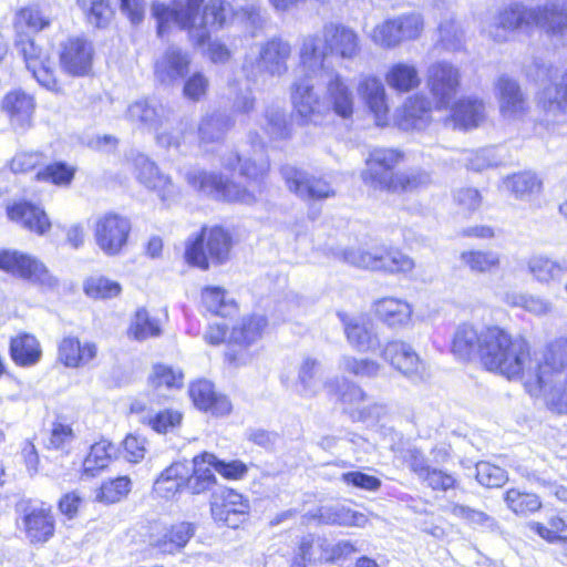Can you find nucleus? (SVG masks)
Listing matches in <instances>:
<instances>
[{
    "mask_svg": "<svg viewBox=\"0 0 567 567\" xmlns=\"http://www.w3.org/2000/svg\"><path fill=\"white\" fill-rule=\"evenodd\" d=\"M540 29L553 37H567V0H548L544 6H528L513 2L498 12L496 22L487 32L494 40L502 42L506 33L516 30Z\"/></svg>",
    "mask_w": 567,
    "mask_h": 567,
    "instance_id": "obj_1",
    "label": "nucleus"
},
{
    "mask_svg": "<svg viewBox=\"0 0 567 567\" xmlns=\"http://www.w3.org/2000/svg\"><path fill=\"white\" fill-rule=\"evenodd\" d=\"M203 1L174 0L172 8L162 3L153 4V14L158 22V34L163 35L166 24L174 22L181 29H187L190 39L200 45L208 38V25L221 28L234 20L235 10L225 0H210L199 17L198 9Z\"/></svg>",
    "mask_w": 567,
    "mask_h": 567,
    "instance_id": "obj_2",
    "label": "nucleus"
},
{
    "mask_svg": "<svg viewBox=\"0 0 567 567\" xmlns=\"http://www.w3.org/2000/svg\"><path fill=\"white\" fill-rule=\"evenodd\" d=\"M317 37L306 35L299 48L302 68L317 70V76L324 86L326 116L333 112L342 118H350L354 110V94L346 80L324 64V52L320 50Z\"/></svg>",
    "mask_w": 567,
    "mask_h": 567,
    "instance_id": "obj_3",
    "label": "nucleus"
},
{
    "mask_svg": "<svg viewBox=\"0 0 567 567\" xmlns=\"http://www.w3.org/2000/svg\"><path fill=\"white\" fill-rule=\"evenodd\" d=\"M529 346L524 339H513L497 326H487L480 355L482 364L507 379H526Z\"/></svg>",
    "mask_w": 567,
    "mask_h": 567,
    "instance_id": "obj_4",
    "label": "nucleus"
},
{
    "mask_svg": "<svg viewBox=\"0 0 567 567\" xmlns=\"http://www.w3.org/2000/svg\"><path fill=\"white\" fill-rule=\"evenodd\" d=\"M195 532V525L189 522L169 525L162 519L150 520L144 534L146 550L155 557L175 555L186 547Z\"/></svg>",
    "mask_w": 567,
    "mask_h": 567,
    "instance_id": "obj_5",
    "label": "nucleus"
},
{
    "mask_svg": "<svg viewBox=\"0 0 567 567\" xmlns=\"http://www.w3.org/2000/svg\"><path fill=\"white\" fill-rule=\"evenodd\" d=\"M292 54L291 44L281 38H271L259 45L257 58H246L243 71L247 79L256 82L259 76L281 78L287 74Z\"/></svg>",
    "mask_w": 567,
    "mask_h": 567,
    "instance_id": "obj_6",
    "label": "nucleus"
},
{
    "mask_svg": "<svg viewBox=\"0 0 567 567\" xmlns=\"http://www.w3.org/2000/svg\"><path fill=\"white\" fill-rule=\"evenodd\" d=\"M567 368V337L550 342L540 360L528 354L525 383L532 394L545 389Z\"/></svg>",
    "mask_w": 567,
    "mask_h": 567,
    "instance_id": "obj_7",
    "label": "nucleus"
},
{
    "mask_svg": "<svg viewBox=\"0 0 567 567\" xmlns=\"http://www.w3.org/2000/svg\"><path fill=\"white\" fill-rule=\"evenodd\" d=\"M305 74L296 79L290 86V100L297 115L306 124H320L326 118L323 95L316 87L321 84L317 70L302 68Z\"/></svg>",
    "mask_w": 567,
    "mask_h": 567,
    "instance_id": "obj_8",
    "label": "nucleus"
},
{
    "mask_svg": "<svg viewBox=\"0 0 567 567\" xmlns=\"http://www.w3.org/2000/svg\"><path fill=\"white\" fill-rule=\"evenodd\" d=\"M188 184L196 190L212 198L251 205L257 202L255 190L224 178L220 174L204 169H193L186 174Z\"/></svg>",
    "mask_w": 567,
    "mask_h": 567,
    "instance_id": "obj_9",
    "label": "nucleus"
},
{
    "mask_svg": "<svg viewBox=\"0 0 567 567\" xmlns=\"http://www.w3.org/2000/svg\"><path fill=\"white\" fill-rule=\"evenodd\" d=\"M14 34V49L37 82L48 91L62 93V85L55 76L53 62L49 54L35 43L32 34L28 32Z\"/></svg>",
    "mask_w": 567,
    "mask_h": 567,
    "instance_id": "obj_10",
    "label": "nucleus"
},
{
    "mask_svg": "<svg viewBox=\"0 0 567 567\" xmlns=\"http://www.w3.org/2000/svg\"><path fill=\"white\" fill-rule=\"evenodd\" d=\"M231 237L221 227L204 228L185 252L187 261L202 269L208 268V260L224 262L230 251Z\"/></svg>",
    "mask_w": 567,
    "mask_h": 567,
    "instance_id": "obj_11",
    "label": "nucleus"
},
{
    "mask_svg": "<svg viewBox=\"0 0 567 567\" xmlns=\"http://www.w3.org/2000/svg\"><path fill=\"white\" fill-rule=\"evenodd\" d=\"M0 269L45 287L58 285L56 278L38 257L20 250L0 249Z\"/></svg>",
    "mask_w": 567,
    "mask_h": 567,
    "instance_id": "obj_12",
    "label": "nucleus"
},
{
    "mask_svg": "<svg viewBox=\"0 0 567 567\" xmlns=\"http://www.w3.org/2000/svg\"><path fill=\"white\" fill-rule=\"evenodd\" d=\"M95 50L92 41L83 35H70L60 41L58 58L61 70L74 78L87 76L92 72Z\"/></svg>",
    "mask_w": 567,
    "mask_h": 567,
    "instance_id": "obj_13",
    "label": "nucleus"
},
{
    "mask_svg": "<svg viewBox=\"0 0 567 567\" xmlns=\"http://www.w3.org/2000/svg\"><path fill=\"white\" fill-rule=\"evenodd\" d=\"M424 22L419 13L402 14L375 25L372 41L384 49H392L404 41L415 40L423 31Z\"/></svg>",
    "mask_w": 567,
    "mask_h": 567,
    "instance_id": "obj_14",
    "label": "nucleus"
},
{
    "mask_svg": "<svg viewBox=\"0 0 567 567\" xmlns=\"http://www.w3.org/2000/svg\"><path fill=\"white\" fill-rule=\"evenodd\" d=\"M221 166L228 171L239 169L240 176L249 182L260 183L270 169L264 144H252L250 150L240 153L229 152L221 157Z\"/></svg>",
    "mask_w": 567,
    "mask_h": 567,
    "instance_id": "obj_15",
    "label": "nucleus"
},
{
    "mask_svg": "<svg viewBox=\"0 0 567 567\" xmlns=\"http://www.w3.org/2000/svg\"><path fill=\"white\" fill-rule=\"evenodd\" d=\"M426 85L436 107L447 109L460 89L461 72L449 62H435L427 69Z\"/></svg>",
    "mask_w": 567,
    "mask_h": 567,
    "instance_id": "obj_16",
    "label": "nucleus"
},
{
    "mask_svg": "<svg viewBox=\"0 0 567 567\" xmlns=\"http://www.w3.org/2000/svg\"><path fill=\"white\" fill-rule=\"evenodd\" d=\"M380 355L393 369L411 380H423L427 375L426 363L411 344L402 340L386 342Z\"/></svg>",
    "mask_w": 567,
    "mask_h": 567,
    "instance_id": "obj_17",
    "label": "nucleus"
},
{
    "mask_svg": "<svg viewBox=\"0 0 567 567\" xmlns=\"http://www.w3.org/2000/svg\"><path fill=\"white\" fill-rule=\"evenodd\" d=\"M130 231V220L117 214L99 217L94 226L96 245L107 256L120 254L127 243Z\"/></svg>",
    "mask_w": 567,
    "mask_h": 567,
    "instance_id": "obj_18",
    "label": "nucleus"
},
{
    "mask_svg": "<svg viewBox=\"0 0 567 567\" xmlns=\"http://www.w3.org/2000/svg\"><path fill=\"white\" fill-rule=\"evenodd\" d=\"M210 512L215 520L225 523L229 527H237L249 513V503L238 492L220 487L213 492Z\"/></svg>",
    "mask_w": 567,
    "mask_h": 567,
    "instance_id": "obj_19",
    "label": "nucleus"
},
{
    "mask_svg": "<svg viewBox=\"0 0 567 567\" xmlns=\"http://www.w3.org/2000/svg\"><path fill=\"white\" fill-rule=\"evenodd\" d=\"M281 175L288 189L302 199H324L336 195L330 182L293 166H284Z\"/></svg>",
    "mask_w": 567,
    "mask_h": 567,
    "instance_id": "obj_20",
    "label": "nucleus"
},
{
    "mask_svg": "<svg viewBox=\"0 0 567 567\" xmlns=\"http://www.w3.org/2000/svg\"><path fill=\"white\" fill-rule=\"evenodd\" d=\"M403 159V154L393 148H374L367 158V168L361 176L363 182L374 188L383 189L392 178L393 169Z\"/></svg>",
    "mask_w": 567,
    "mask_h": 567,
    "instance_id": "obj_21",
    "label": "nucleus"
},
{
    "mask_svg": "<svg viewBox=\"0 0 567 567\" xmlns=\"http://www.w3.org/2000/svg\"><path fill=\"white\" fill-rule=\"evenodd\" d=\"M320 41V50L324 52V59L328 53L340 55L343 59H352L359 52V42L357 34L349 28L337 24L328 23L322 29V40L315 34Z\"/></svg>",
    "mask_w": 567,
    "mask_h": 567,
    "instance_id": "obj_22",
    "label": "nucleus"
},
{
    "mask_svg": "<svg viewBox=\"0 0 567 567\" xmlns=\"http://www.w3.org/2000/svg\"><path fill=\"white\" fill-rule=\"evenodd\" d=\"M1 109L16 132L23 133L32 126L35 102L33 96L25 92H9L1 102Z\"/></svg>",
    "mask_w": 567,
    "mask_h": 567,
    "instance_id": "obj_23",
    "label": "nucleus"
},
{
    "mask_svg": "<svg viewBox=\"0 0 567 567\" xmlns=\"http://www.w3.org/2000/svg\"><path fill=\"white\" fill-rule=\"evenodd\" d=\"M7 214L11 221L38 236H44L51 229V221L44 209L32 203H13L7 207Z\"/></svg>",
    "mask_w": 567,
    "mask_h": 567,
    "instance_id": "obj_24",
    "label": "nucleus"
},
{
    "mask_svg": "<svg viewBox=\"0 0 567 567\" xmlns=\"http://www.w3.org/2000/svg\"><path fill=\"white\" fill-rule=\"evenodd\" d=\"M487 326L461 323L455 329L452 339V352L461 360L470 361L481 355L483 339L486 336Z\"/></svg>",
    "mask_w": 567,
    "mask_h": 567,
    "instance_id": "obj_25",
    "label": "nucleus"
},
{
    "mask_svg": "<svg viewBox=\"0 0 567 567\" xmlns=\"http://www.w3.org/2000/svg\"><path fill=\"white\" fill-rule=\"evenodd\" d=\"M496 89L503 117L517 120L526 114L528 110L527 99L516 81L508 76H501Z\"/></svg>",
    "mask_w": 567,
    "mask_h": 567,
    "instance_id": "obj_26",
    "label": "nucleus"
},
{
    "mask_svg": "<svg viewBox=\"0 0 567 567\" xmlns=\"http://www.w3.org/2000/svg\"><path fill=\"white\" fill-rule=\"evenodd\" d=\"M377 318L390 329H404L412 322L413 307L405 299L384 297L373 305Z\"/></svg>",
    "mask_w": 567,
    "mask_h": 567,
    "instance_id": "obj_27",
    "label": "nucleus"
},
{
    "mask_svg": "<svg viewBox=\"0 0 567 567\" xmlns=\"http://www.w3.org/2000/svg\"><path fill=\"white\" fill-rule=\"evenodd\" d=\"M431 102L423 95L409 97L395 115L401 130H423L431 122Z\"/></svg>",
    "mask_w": 567,
    "mask_h": 567,
    "instance_id": "obj_28",
    "label": "nucleus"
},
{
    "mask_svg": "<svg viewBox=\"0 0 567 567\" xmlns=\"http://www.w3.org/2000/svg\"><path fill=\"white\" fill-rule=\"evenodd\" d=\"M189 396L196 408L209 411L215 415H226L233 408L227 396L217 394L214 384L207 380L193 382L189 386Z\"/></svg>",
    "mask_w": 567,
    "mask_h": 567,
    "instance_id": "obj_29",
    "label": "nucleus"
},
{
    "mask_svg": "<svg viewBox=\"0 0 567 567\" xmlns=\"http://www.w3.org/2000/svg\"><path fill=\"white\" fill-rule=\"evenodd\" d=\"M344 333L351 347L359 352L374 351L380 346V339L373 323L365 317L346 320Z\"/></svg>",
    "mask_w": 567,
    "mask_h": 567,
    "instance_id": "obj_30",
    "label": "nucleus"
},
{
    "mask_svg": "<svg viewBox=\"0 0 567 567\" xmlns=\"http://www.w3.org/2000/svg\"><path fill=\"white\" fill-rule=\"evenodd\" d=\"M52 23V16L48 6L32 3L19 9L13 19L14 33H39Z\"/></svg>",
    "mask_w": 567,
    "mask_h": 567,
    "instance_id": "obj_31",
    "label": "nucleus"
},
{
    "mask_svg": "<svg viewBox=\"0 0 567 567\" xmlns=\"http://www.w3.org/2000/svg\"><path fill=\"white\" fill-rule=\"evenodd\" d=\"M97 355V347L94 342L81 343L75 337H65L58 348L59 360L68 368L86 365Z\"/></svg>",
    "mask_w": 567,
    "mask_h": 567,
    "instance_id": "obj_32",
    "label": "nucleus"
},
{
    "mask_svg": "<svg viewBox=\"0 0 567 567\" xmlns=\"http://www.w3.org/2000/svg\"><path fill=\"white\" fill-rule=\"evenodd\" d=\"M358 92L374 114L377 124H385L389 107L382 82L375 76H363L359 81Z\"/></svg>",
    "mask_w": 567,
    "mask_h": 567,
    "instance_id": "obj_33",
    "label": "nucleus"
},
{
    "mask_svg": "<svg viewBox=\"0 0 567 567\" xmlns=\"http://www.w3.org/2000/svg\"><path fill=\"white\" fill-rule=\"evenodd\" d=\"M485 118V105L481 100L466 97L457 101L451 110L450 122L454 127L474 128Z\"/></svg>",
    "mask_w": 567,
    "mask_h": 567,
    "instance_id": "obj_34",
    "label": "nucleus"
},
{
    "mask_svg": "<svg viewBox=\"0 0 567 567\" xmlns=\"http://www.w3.org/2000/svg\"><path fill=\"white\" fill-rule=\"evenodd\" d=\"M461 264L473 275L495 274L501 268V255L494 250L470 249L460 255Z\"/></svg>",
    "mask_w": 567,
    "mask_h": 567,
    "instance_id": "obj_35",
    "label": "nucleus"
},
{
    "mask_svg": "<svg viewBox=\"0 0 567 567\" xmlns=\"http://www.w3.org/2000/svg\"><path fill=\"white\" fill-rule=\"evenodd\" d=\"M267 324V319L264 316L243 317L233 326L229 341L239 346H250L262 337Z\"/></svg>",
    "mask_w": 567,
    "mask_h": 567,
    "instance_id": "obj_36",
    "label": "nucleus"
},
{
    "mask_svg": "<svg viewBox=\"0 0 567 567\" xmlns=\"http://www.w3.org/2000/svg\"><path fill=\"white\" fill-rule=\"evenodd\" d=\"M537 102L548 114L557 115L567 110V70L559 82L549 83L539 91Z\"/></svg>",
    "mask_w": 567,
    "mask_h": 567,
    "instance_id": "obj_37",
    "label": "nucleus"
},
{
    "mask_svg": "<svg viewBox=\"0 0 567 567\" xmlns=\"http://www.w3.org/2000/svg\"><path fill=\"white\" fill-rule=\"evenodd\" d=\"M187 470L182 463H174L165 468L154 482L153 492L161 498L174 497L185 486Z\"/></svg>",
    "mask_w": 567,
    "mask_h": 567,
    "instance_id": "obj_38",
    "label": "nucleus"
},
{
    "mask_svg": "<svg viewBox=\"0 0 567 567\" xmlns=\"http://www.w3.org/2000/svg\"><path fill=\"white\" fill-rule=\"evenodd\" d=\"M233 118L223 112L205 115L198 125V136L202 144L220 142L233 127Z\"/></svg>",
    "mask_w": 567,
    "mask_h": 567,
    "instance_id": "obj_39",
    "label": "nucleus"
},
{
    "mask_svg": "<svg viewBox=\"0 0 567 567\" xmlns=\"http://www.w3.org/2000/svg\"><path fill=\"white\" fill-rule=\"evenodd\" d=\"M10 352L13 361L22 367L39 362L42 350L37 338L29 333H21L11 339Z\"/></svg>",
    "mask_w": 567,
    "mask_h": 567,
    "instance_id": "obj_40",
    "label": "nucleus"
},
{
    "mask_svg": "<svg viewBox=\"0 0 567 567\" xmlns=\"http://www.w3.org/2000/svg\"><path fill=\"white\" fill-rule=\"evenodd\" d=\"M24 526L32 543H44L53 535V516L49 509H33L24 517Z\"/></svg>",
    "mask_w": 567,
    "mask_h": 567,
    "instance_id": "obj_41",
    "label": "nucleus"
},
{
    "mask_svg": "<svg viewBox=\"0 0 567 567\" xmlns=\"http://www.w3.org/2000/svg\"><path fill=\"white\" fill-rule=\"evenodd\" d=\"M184 383V374L179 369L165 364H155L148 375V386L154 394L164 396V391L179 389Z\"/></svg>",
    "mask_w": 567,
    "mask_h": 567,
    "instance_id": "obj_42",
    "label": "nucleus"
},
{
    "mask_svg": "<svg viewBox=\"0 0 567 567\" xmlns=\"http://www.w3.org/2000/svg\"><path fill=\"white\" fill-rule=\"evenodd\" d=\"M324 386L329 393L339 396V400L346 405L351 415L353 412L357 413L358 410H362L360 404L364 401L365 393L359 385L346 379L336 378L327 381Z\"/></svg>",
    "mask_w": 567,
    "mask_h": 567,
    "instance_id": "obj_43",
    "label": "nucleus"
},
{
    "mask_svg": "<svg viewBox=\"0 0 567 567\" xmlns=\"http://www.w3.org/2000/svg\"><path fill=\"white\" fill-rule=\"evenodd\" d=\"M385 82L398 92H409L420 85L421 79L413 64L399 62L389 68Z\"/></svg>",
    "mask_w": 567,
    "mask_h": 567,
    "instance_id": "obj_44",
    "label": "nucleus"
},
{
    "mask_svg": "<svg viewBox=\"0 0 567 567\" xmlns=\"http://www.w3.org/2000/svg\"><path fill=\"white\" fill-rule=\"evenodd\" d=\"M114 453L115 446L112 443L105 440L94 443L83 461V475L86 477L99 475L109 466Z\"/></svg>",
    "mask_w": 567,
    "mask_h": 567,
    "instance_id": "obj_45",
    "label": "nucleus"
},
{
    "mask_svg": "<svg viewBox=\"0 0 567 567\" xmlns=\"http://www.w3.org/2000/svg\"><path fill=\"white\" fill-rule=\"evenodd\" d=\"M190 63L189 56L178 48L167 49L161 60L156 62V72L162 75V80L183 76Z\"/></svg>",
    "mask_w": 567,
    "mask_h": 567,
    "instance_id": "obj_46",
    "label": "nucleus"
},
{
    "mask_svg": "<svg viewBox=\"0 0 567 567\" xmlns=\"http://www.w3.org/2000/svg\"><path fill=\"white\" fill-rule=\"evenodd\" d=\"M318 517L321 523L329 525L363 527L368 523L363 513L344 506L321 507Z\"/></svg>",
    "mask_w": 567,
    "mask_h": 567,
    "instance_id": "obj_47",
    "label": "nucleus"
},
{
    "mask_svg": "<svg viewBox=\"0 0 567 567\" xmlns=\"http://www.w3.org/2000/svg\"><path fill=\"white\" fill-rule=\"evenodd\" d=\"M320 363L312 358H305L298 370L297 390L302 396L317 395L320 389Z\"/></svg>",
    "mask_w": 567,
    "mask_h": 567,
    "instance_id": "obj_48",
    "label": "nucleus"
},
{
    "mask_svg": "<svg viewBox=\"0 0 567 567\" xmlns=\"http://www.w3.org/2000/svg\"><path fill=\"white\" fill-rule=\"evenodd\" d=\"M87 22L96 28H105L114 17L110 0H75Z\"/></svg>",
    "mask_w": 567,
    "mask_h": 567,
    "instance_id": "obj_49",
    "label": "nucleus"
},
{
    "mask_svg": "<svg viewBox=\"0 0 567 567\" xmlns=\"http://www.w3.org/2000/svg\"><path fill=\"white\" fill-rule=\"evenodd\" d=\"M383 248L367 250L364 248H349L342 251L341 258L347 264L369 270L381 271Z\"/></svg>",
    "mask_w": 567,
    "mask_h": 567,
    "instance_id": "obj_50",
    "label": "nucleus"
},
{
    "mask_svg": "<svg viewBox=\"0 0 567 567\" xmlns=\"http://www.w3.org/2000/svg\"><path fill=\"white\" fill-rule=\"evenodd\" d=\"M202 299L208 311L220 317H231L238 310L237 303L228 299L226 291L219 287H206L202 292Z\"/></svg>",
    "mask_w": 567,
    "mask_h": 567,
    "instance_id": "obj_51",
    "label": "nucleus"
},
{
    "mask_svg": "<svg viewBox=\"0 0 567 567\" xmlns=\"http://www.w3.org/2000/svg\"><path fill=\"white\" fill-rule=\"evenodd\" d=\"M504 502L516 515H529L542 507V502L536 494L511 488L504 494Z\"/></svg>",
    "mask_w": 567,
    "mask_h": 567,
    "instance_id": "obj_52",
    "label": "nucleus"
},
{
    "mask_svg": "<svg viewBox=\"0 0 567 567\" xmlns=\"http://www.w3.org/2000/svg\"><path fill=\"white\" fill-rule=\"evenodd\" d=\"M527 268L537 281L545 284L560 279L563 274V267L558 262L543 255L532 256L527 260Z\"/></svg>",
    "mask_w": 567,
    "mask_h": 567,
    "instance_id": "obj_53",
    "label": "nucleus"
},
{
    "mask_svg": "<svg viewBox=\"0 0 567 567\" xmlns=\"http://www.w3.org/2000/svg\"><path fill=\"white\" fill-rule=\"evenodd\" d=\"M504 301L509 307H518L536 316L546 315L551 310V303L548 300L529 293L506 292Z\"/></svg>",
    "mask_w": 567,
    "mask_h": 567,
    "instance_id": "obj_54",
    "label": "nucleus"
},
{
    "mask_svg": "<svg viewBox=\"0 0 567 567\" xmlns=\"http://www.w3.org/2000/svg\"><path fill=\"white\" fill-rule=\"evenodd\" d=\"M430 175L424 171L394 174L383 189L389 192H413L430 184Z\"/></svg>",
    "mask_w": 567,
    "mask_h": 567,
    "instance_id": "obj_55",
    "label": "nucleus"
},
{
    "mask_svg": "<svg viewBox=\"0 0 567 567\" xmlns=\"http://www.w3.org/2000/svg\"><path fill=\"white\" fill-rule=\"evenodd\" d=\"M84 293L92 299H111L117 297L121 291V285L104 276H91L83 282Z\"/></svg>",
    "mask_w": 567,
    "mask_h": 567,
    "instance_id": "obj_56",
    "label": "nucleus"
},
{
    "mask_svg": "<svg viewBox=\"0 0 567 567\" xmlns=\"http://www.w3.org/2000/svg\"><path fill=\"white\" fill-rule=\"evenodd\" d=\"M197 456L194 457V471L193 474L188 476L186 474L185 487L192 494H202L208 489H210L215 483L216 477L209 467H203L204 464H207L205 461H199L196 463Z\"/></svg>",
    "mask_w": 567,
    "mask_h": 567,
    "instance_id": "obj_57",
    "label": "nucleus"
},
{
    "mask_svg": "<svg viewBox=\"0 0 567 567\" xmlns=\"http://www.w3.org/2000/svg\"><path fill=\"white\" fill-rule=\"evenodd\" d=\"M340 369L358 378H375L382 370V365L372 359H358L344 355L340 360Z\"/></svg>",
    "mask_w": 567,
    "mask_h": 567,
    "instance_id": "obj_58",
    "label": "nucleus"
},
{
    "mask_svg": "<svg viewBox=\"0 0 567 567\" xmlns=\"http://www.w3.org/2000/svg\"><path fill=\"white\" fill-rule=\"evenodd\" d=\"M504 184L516 198H525L532 194L538 193L542 187L540 181L532 173L515 174L507 177Z\"/></svg>",
    "mask_w": 567,
    "mask_h": 567,
    "instance_id": "obj_59",
    "label": "nucleus"
},
{
    "mask_svg": "<svg viewBox=\"0 0 567 567\" xmlns=\"http://www.w3.org/2000/svg\"><path fill=\"white\" fill-rule=\"evenodd\" d=\"M462 161L468 169L481 172L485 168L496 166L502 161L495 147H486L477 151H466Z\"/></svg>",
    "mask_w": 567,
    "mask_h": 567,
    "instance_id": "obj_60",
    "label": "nucleus"
},
{
    "mask_svg": "<svg viewBox=\"0 0 567 567\" xmlns=\"http://www.w3.org/2000/svg\"><path fill=\"white\" fill-rule=\"evenodd\" d=\"M199 461L207 462L208 466L214 467L216 472L229 480L241 478L247 472V466L240 461H231L227 463L218 460L216 455L207 452L197 455L196 463Z\"/></svg>",
    "mask_w": 567,
    "mask_h": 567,
    "instance_id": "obj_61",
    "label": "nucleus"
},
{
    "mask_svg": "<svg viewBox=\"0 0 567 567\" xmlns=\"http://www.w3.org/2000/svg\"><path fill=\"white\" fill-rule=\"evenodd\" d=\"M381 271L389 274H410L414 267V260L398 249L383 248Z\"/></svg>",
    "mask_w": 567,
    "mask_h": 567,
    "instance_id": "obj_62",
    "label": "nucleus"
},
{
    "mask_svg": "<svg viewBox=\"0 0 567 567\" xmlns=\"http://www.w3.org/2000/svg\"><path fill=\"white\" fill-rule=\"evenodd\" d=\"M130 491V480L126 476H121L115 480L105 482L97 491L95 498L103 503H115L124 497Z\"/></svg>",
    "mask_w": 567,
    "mask_h": 567,
    "instance_id": "obj_63",
    "label": "nucleus"
},
{
    "mask_svg": "<svg viewBox=\"0 0 567 567\" xmlns=\"http://www.w3.org/2000/svg\"><path fill=\"white\" fill-rule=\"evenodd\" d=\"M264 130L271 138H286L289 136V127L284 110L269 107L265 113Z\"/></svg>",
    "mask_w": 567,
    "mask_h": 567,
    "instance_id": "obj_64",
    "label": "nucleus"
}]
</instances>
